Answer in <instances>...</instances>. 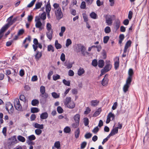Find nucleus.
<instances>
[{
	"mask_svg": "<svg viewBox=\"0 0 149 149\" xmlns=\"http://www.w3.org/2000/svg\"><path fill=\"white\" fill-rule=\"evenodd\" d=\"M13 18V16H11L9 17L7 20L8 23L3 26L0 31V33L3 34L5 31L6 30L10 25L12 24V19Z\"/></svg>",
	"mask_w": 149,
	"mask_h": 149,
	"instance_id": "nucleus-1",
	"label": "nucleus"
},
{
	"mask_svg": "<svg viewBox=\"0 0 149 149\" xmlns=\"http://www.w3.org/2000/svg\"><path fill=\"white\" fill-rule=\"evenodd\" d=\"M40 18L36 17L35 21L36 28L38 29L39 31H41L44 29L45 23H42L40 20Z\"/></svg>",
	"mask_w": 149,
	"mask_h": 149,
	"instance_id": "nucleus-2",
	"label": "nucleus"
},
{
	"mask_svg": "<svg viewBox=\"0 0 149 149\" xmlns=\"http://www.w3.org/2000/svg\"><path fill=\"white\" fill-rule=\"evenodd\" d=\"M54 12L57 19L59 20L63 17V15L61 9L55 10Z\"/></svg>",
	"mask_w": 149,
	"mask_h": 149,
	"instance_id": "nucleus-3",
	"label": "nucleus"
},
{
	"mask_svg": "<svg viewBox=\"0 0 149 149\" xmlns=\"http://www.w3.org/2000/svg\"><path fill=\"white\" fill-rule=\"evenodd\" d=\"M114 15H107L106 17V22L108 25H111L112 23V19L114 17Z\"/></svg>",
	"mask_w": 149,
	"mask_h": 149,
	"instance_id": "nucleus-4",
	"label": "nucleus"
},
{
	"mask_svg": "<svg viewBox=\"0 0 149 149\" xmlns=\"http://www.w3.org/2000/svg\"><path fill=\"white\" fill-rule=\"evenodd\" d=\"M85 50V48L81 44H78L75 46V50L77 52H79L81 51L82 54H83Z\"/></svg>",
	"mask_w": 149,
	"mask_h": 149,
	"instance_id": "nucleus-5",
	"label": "nucleus"
},
{
	"mask_svg": "<svg viewBox=\"0 0 149 149\" xmlns=\"http://www.w3.org/2000/svg\"><path fill=\"white\" fill-rule=\"evenodd\" d=\"M132 81L126 80V83L123 86V91L124 93H126L128 90Z\"/></svg>",
	"mask_w": 149,
	"mask_h": 149,
	"instance_id": "nucleus-6",
	"label": "nucleus"
},
{
	"mask_svg": "<svg viewBox=\"0 0 149 149\" xmlns=\"http://www.w3.org/2000/svg\"><path fill=\"white\" fill-rule=\"evenodd\" d=\"M6 109L10 113H12L13 111V106L12 104L10 103H8L6 104Z\"/></svg>",
	"mask_w": 149,
	"mask_h": 149,
	"instance_id": "nucleus-7",
	"label": "nucleus"
},
{
	"mask_svg": "<svg viewBox=\"0 0 149 149\" xmlns=\"http://www.w3.org/2000/svg\"><path fill=\"white\" fill-rule=\"evenodd\" d=\"M14 105L17 110L19 111H21L22 109V107L20 104L19 100H16L14 102Z\"/></svg>",
	"mask_w": 149,
	"mask_h": 149,
	"instance_id": "nucleus-8",
	"label": "nucleus"
},
{
	"mask_svg": "<svg viewBox=\"0 0 149 149\" xmlns=\"http://www.w3.org/2000/svg\"><path fill=\"white\" fill-rule=\"evenodd\" d=\"M128 76L127 80L132 81V77L134 74L133 71L132 69L130 68L129 69L128 72Z\"/></svg>",
	"mask_w": 149,
	"mask_h": 149,
	"instance_id": "nucleus-9",
	"label": "nucleus"
},
{
	"mask_svg": "<svg viewBox=\"0 0 149 149\" xmlns=\"http://www.w3.org/2000/svg\"><path fill=\"white\" fill-rule=\"evenodd\" d=\"M132 42L130 40L127 41L126 43L124 49V53H125L127 51L128 48L130 47Z\"/></svg>",
	"mask_w": 149,
	"mask_h": 149,
	"instance_id": "nucleus-10",
	"label": "nucleus"
},
{
	"mask_svg": "<svg viewBox=\"0 0 149 149\" xmlns=\"http://www.w3.org/2000/svg\"><path fill=\"white\" fill-rule=\"evenodd\" d=\"M110 62V61H109L108 63L107 64L104 68L103 69L105 72H107L109 71L111 68L112 65L109 63Z\"/></svg>",
	"mask_w": 149,
	"mask_h": 149,
	"instance_id": "nucleus-11",
	"label": "nucleus"
},
{
	"mask_svg": "<svg viewBox=\"0 0 149 149\" xmlns=\"http://www.w3.org/2000/svg\"><path fill=\"white\" fill-rule=\"evenodd\" d=\"M68 0H65L62 2V7L63 10H64L66 8V6L68 5Z\"/></svg>",
	"mask_w": 149,
	"mask_h": 149,
	"instance_id": "nucleus-12",
	"label": "nucleus"
},
{
	"mask_svg": "<svg viewBox=\"0 0 149 149\" xmlns=\"http://www.w3.org/2000/svg\"><path fill=\"white\" fill-rule=\"evenodd\" d=\"M53 33V31H48L46 33L47 37L50 40L52 39Z\"/></svg>",
	"mask_w": 149,
	"mask_h": 149,
	"instance_id": "nucleus-13",
	"label": "nucleus"
},
{
	"mask_svg": "<svg viewBox=\"0 0 149 149\" xmlns=\"http://www.w3.org/2000/svg\"><path fill=\"white\" fill-rule=\"evenodd\" d=\"M33 126L35 128L38 129H42L44 128V126L43 124H40L37 123H35L33 124Z\"/></svg>",
	"mask_w": 149,
	"mask_h": 149,
	"instance_id": "nucleus-14",
	"label": "nucleus"
},
{
	"mask_svg": "<svg viewBox=\"0 0 149 149\" xmlns=\"http://www.w3.org/2000/svg\"><path fill=\"white\" fill-rule=\"evenodd\" d=\"M115 59L116 61L115 62L114 67L116 70H117L119 66V58L116 57Z\"/></svg>",
	"mask_w": 149,
	"mask_h": 149,
	"instance_id": "nucleus-15",
	"label": "nucleus"
},
{
	"mask_svg": "<svg viewBox=\"0 0 149 149\" xmlns=\"http://www.w3.org/2000/svg\"><path fill=\"white\" fill-rule=\"evenodd\" d=\"M71 102V97H67L64 101V104L65 106H66Z\"/></svg>",
	"mask_w": 149,
	"mask_h": 149,
	"instance_id": "nucleus-16",
	"label": "nucleus"
},
{
	"mask_svg": "<svg viewBox=\"0 0 149 149\" xmlns=\"http://www.w3.org/2000/svg\"><path fill=\"white\" fill-rule=\"evenodd\" d=\"M106 75H105L104 78L102 81V84L103 86H105L106 85L108 81L107 78L106 77Z\"/></svg>",
	"mask_w": 149,
	"mask_h": 149,
	"instance_id": "nucleus-17",
	"label": "nucleus"
},
{
	"mask_svg": "<svg viewBox=\"0 0 149 149\" xmlns=\"http://www.w3.org/2000/svg\"><path fill=\"white\" fill-rule=\"evenodd\" d=\"M66 106L69 109H73L75 107V104L73 101H72Z\"/></svg>",
	"mask_w": 149,
	"mask_h": 149,
	"instance_id": "nucleus-18",
	"label": "nucleus"
},
{
	"mask_svg": "<svg viewBox=\"0 0 149 149\" xmlns=\"http://www.w3.org/2000/svg\"><path fill=\"white\" fill-rule=\"evenodd\" d=\"M120 22L119 20L116 19L115 22V28L116 30H117L120 27Z\"/></svg>",
	"mask_w": 149,
	"mask_h": 149,
	"instance_id": "nucleus-19",
	"label": "nucleus"
},
{
	"mask_svg": "<svg viewBox=\"0 0 149 149\" xmlns=\"http://www.w3.org/2000/svg\"><path fill=\"white\" fill-rule=\"evenodd\" d=\"M48 117V114L47 112H44L41 114L40 117L41 119H46Z\"/></svg>",
	"mask_w": 149,
	"mask_h": 149,
	"instance_id": "nucleus-20",
	"label": "nucleus"
},
{
	"mask_svg": "<svg viewBox=\"0 0 149 149\" xmlns=\"http://www.w3.org/2000/svg\"><path fill=\"white\" fill-rule=\"evenodd\" d=\"M80 116L78 114L75 115L74 117V119L75 122L79 123Z\"/></svg>",
	"mask_w": 149,
	"mask_h": 149,
	"instance_id": "nucleus-21",
	"label": "nucleus"
},
{
	"mask_svg": "<svg viewBox=\"0 0 149 149\" xmlns=\"http://www.w3.org/2000/svg\"><path fill=\"white\" fill-rule=\"evenodd\" d=\"M42 55L41 52L38 51H37V53L35 56L36 59L37 61H38Z\"/></svg>",
	"mask_w": 149,
	"mask_h": 149,
	"instance_id": "nucleus-22",
	"label": "nucleus"
},
{
	"mask_svg": "<svg viewBox=\"0 0 149 149\" xmlns=\"http://www.w3.org/2000/svg\"><path fill=\"white\" fill-rule=\"evenodd\" d=\"M66 29L65 27V26H63L61 27V31L59 33V35L60 37H62L63 36V33L65 31Z\"/></svg>",
	"mask_w": 149,
	"mask_h": 149,
	"instance_id": "nucleus-23",
	"label": "nucleus"
},
{
	"mask_svg": "<svg viewBox=\"0 0 149 149\" xmlns=\"http://www.w3.org/2000/svg\"><path fill=\"white\" fill-rule=\"evenodd\" d=\"M104 61L102 60H100L98 61V66L100 68H102L104 65Z\"/></svg>",
	"mask_w": 149,
	"mask_h": 149,
	"instance_id": "nucleus-24",
	"label": "nucleus"
},
{
	"mask_svg": "<svg viewBox=\"0 0 149 149\" xmlns=\"http://www.w3.org/2000/svg\"><path fill=\"white\" fill-rule=\"evenodd\" d=\"M55 46L57 49H61L62 47L61 45L58 43L57 40H56L55 41Z\"/></svg>",
	"mask_w": 149,
	"mask_h": 149,
	"instance_id": "nucleus-25",
	"label": "nucleus"
},
{
	"mask_svg": "<svg viewBox=\"0 0 149 149\" xmlns=\"http://www.w3.org/2000/svg\"><path fill=\"white\" fill-rule=\"evenodd\" d=\"M99 102V101L97 100H92L91 102V105L95 107L98 105Z\"/></svg>",
	"mask_w": 149,
	"mask_h": 149,
	"instance_id": "nucleus-26",
	"label": "nucleus"
},
{
	"mask_svg": "<svg viewBox=\"0 0 149 149\" xmlns=\"http://www.w3.org/2000/svg\"><path fill=\"white\" fill-rule=\"evenodd\" d=\"M42 5V2H37L36 3L35 5V7L34 9H37L40 8Z\"/></svg>",
	"mask_w": 149,
	"mask_h": 149,
	"instance_id": "nucleus-27",
	"label": "nucleus"
},
{
	"mask_svg": "<svg viewBox=\"0 0 149 149\" xmlns=\"http://www.w3.org/2000/svg\"><path fill=\"white\" fill-rule=\"evenodd\" d=\"M85 72L84 69L80 68L78 71V74L79 76H81Z\"/></svg>",
	"mask_w": 149,
	"mask_h": 149,
	"instance_id": "nucleus-28",
	"label": "nucleus"
},
{
	"mask_svg": "<svg viewBox=\"0 0 149 149\" xmlns=\"http://www.w3.org/2000/svg\"><path fill=\"white\" fill-rule=\"evenodd\" d=\"M101 111L102 110L100 108H99L98 110L94 113L93 115V116L95 117L97 116L100 114Z\"/></svg>",
	"mask_w": 149,
	"mask_h": 149,
	"instance_id": "nucleus-29",
	"label": "nucleus"
},
{
	"mask_svg": "<svg viewBox=\"0 0 149 149\" xmlns=\"http://www.w3.org/2000/svg\"><path fill=\"white\" fill-rule=\"evenodd\" d=\"M118 130L117 128L115 127L113 128L111 131V133L113 136L118 133Z\"/></svg>",
	"mask_w": 149,
	"mask_h": 149,
	"instance_id": "nucleus-30",
	"label": "nucleus"
},
{
	"mask_svg": "<svg viewBox=\"0 0 149 149\" xmlns=\"http://www.w3.org/2000/svg\"><path fill=\"white\" fill-rule=\"evenodd\" d=\"M51 10V6L49 1L48 2L46 6V12L50 11Z\"/></svg>",
	"mask_w": 149,
	"mask_h": 149,
	"instance_id": "nucleus-31",
	"label": "nucleus"
},
{
	"mask_svg": "<svg viewBox=\"0 0 149 149\" xmlns=\"http://www.w3.org/2000/svg\"><path fill=\"white\" fill-rule=\"evenodd\" d=\"M90 16L91 18L94 19H96L97 18V14L94 12L91 13L90 14Z\"/></svg>",
	"mask_w": 149,
	"mask_h": 149,
	"instance_id": "nucleus-32",
	"label": "nucleus"
},
{
	"mask_svg": "<svg viewBox=\"0 0 149 149\" xmlns=\"http://www.w3.org/2000/svg\"><path fill=\"white\" fill-rule=\"evenodd\" d=\"M52 96L54 98H57L59 97V93L57 94L56 92H53L52 93Z\"/></svg>",
	"mask_w": 149,
	"mask_h": 149,
	"instance_id": "nucleus-33",
	"label": "nucleus"
},
{
	"mask_svg": "<svg viewBox=\"0 0 149 149\" xmlns=\"http://www.w3.org/2000/svg\"><path fill=\"white\" fill-rule=\"evenodd\" d=\"M80 134V130L79 128L77 129L75 132V136L76 138H78Z\"/></svg>",
	"mask_w": 149,
	"mask_h": 149,
	"instance_id": "nucleus-34",
	"label": "nucleus"
},
{
	"mask_svg": "<svg viewBox=\"0 0 149 149\" xmlns=\"http://www.w3.org/2000/svg\"><path fill=\"white\" fill-rule=\"evenodd\" d=\"M39 109L36 107H33L31 109V113H34L38 112L39 111Z\"/></svg>",
	"mask_w": 149,
	"mask_h": 149,
	"instance_id": "nucleus-35",
	"label": "nucleus"
},
{
	"mask_svg": "<svg viewBox=\"0 0 149 149\" xmlns=\"http://www.w3.org/2000/svg\"><path fill=\"white\" fill-rule=\"evenodd\" d=\"M71 131L70 128L68 126L65 127L64 129V132L67 133H70Z\"/></svg>",
	"mask_w": 149,
	"mask_h": 149,
	"instance_id": "nucleus-36",
	"label": "nucleus"
},
{
	"mask_svg": "<svg viewBox=\"0 0 149 149\" xmlns=\"http://www.w3.org/2000/svg\"><path fill=\"white\" fill-rule=\"evenodd\" d=\"M72 42L71 40L70 39H68L66 41V46L68 47L70 45L72 44Z\"/></svg>",
	"mask_w": 149,
	"mask_h": 149,
	"instance_id": "nucleus-37",
	"label": "nucleus"
},
{
	"mask_svg": "<svg viewBox=\"0 0 149 149\" xmlns=\"http://www.w3.org/2000/svg\"><path fill=\"white\" fill-rule=\"evenodd\" d=\"M40 92L41 94H43L45 92V88L43 86H41L40 88Z\"/></svg>",
	"mask_w": 149,
	"mask_h": 149,
	"instance_id": "nucleus-38",
	"label": "nucleus"
},
{
	"mask_svg": "<svg viewBox=\"0 0 149 149\" xmlns=\"http://www.w3.org/2000/svg\"><path fill=\"white\" fill-rule=\"evenodd\" d=\"M35 132L36 134L40 135L42 132V131L40 129H37L35 130Z\"/></svg>",
	"mask_w": 149,
	"mask_h": 149,
	"instance_id": "nucleus-39",
	"label": "nucleus"
},
{
	"mask_svg": "<svg viewBox=\"0 0 149 149\" xmlns=\"http://www.w3.org/2000/svg\"><path fill=\"white\" fill-rule=\"evenodd\" d=\"M53 7L54 8V11L56 10H58V9H61L59 6V5L57 3H54L53 5Z\"/></svg>",
	"mask_w": 149,
	"mask_h": 149,
	"instance_id": "nucleus-40",
	"label": "nucleus"
},
{
	"mask_svg": "<svg viewBox=\"0 0 149 149\" xmlns=\"http://www.w3.org/2000/svg\"><path fill=\"white\" fill-rule=\"evenodd\" d=\"M63 82L64 84L68 86H70V81H67L64 79L63 80Z\"/></svg>",
	"mask_w": 149,
	"mask_h": 149,
	"instance_id": "nucleus-41",
	"label": "nucleus"
},
{
	"mask_svg": "<svg viewBox=\"0 0 149 149\" xmlns=\"http://www.w3.org/2000/svg\"><path fill=\"white\" fill-rule=\"evenodd\" d=\"M47 50L49 52L52 51L53 52L54 51V48L51 45H49L47 47Z\"/></svg>",
	"mask_w": 149,
	"mask_h": 149,
	"instance_id": "nucleus-42",
	"label": "nucleus"
},
{
	"mask_svg": "<svg viewBox=\"0 0 149 149\" xmlns=\"http://www.w3.org/2000/svg\"><path fill=\"white\" fill-rule=\"evenodd\" d=\"M57 110L58 113H61L63 112V109L60 106H58L57 107Z\"/></svg>",
	"mask_w": 149,
	"mask_h": 149,
	"instance_id": "nucleus-43",
	"label": "nucleus"
},
{
	"mask_svg": "<svg viewBox=\"0 0 149 149\" xmlns=\"http://www.w3.org/2000/svg\"><path fill=\"white\" fill-rule=\"evenodd\" d=\"M39 103V101L37 100H33L31 102V104L33 106H36L37 104Z\"/></svg>",
	"mask_w": 149,
	"mask_h": 149,
	"instance_id": "nucleus-44",
	"label": "nucleus"
},
{
	"mask_svg": "<svg viewBox=\"0 0 149 149\" xmlns=\"http://www.w3.org/2000/svg\"><path fill=\"white\" fill-rule=\"evenodd\" d=\"M54 146L57 149H60V144L59 141H58L54 143Z\"/></svg>",
	"mask_w": 149,
	"mask_h": 149,
	"instance_id": "nucleus-45",
	"label": "nucleus"
},
{
	"mask_svg": "<svg viewBox=\"0 0 149 149\" xmlns=\"http://www.w3.org/2000/svg\"><path fill=\"white\" fill-rule=\"evenodd\" d=\"M52 26L51 24L48 23L46 25V28L47 31H53L52 29L51 28Z\"/></svg>",
	"mask_w": 149,
	"mask_h": 149,
	"instance_id": "nucleus-46",
	"label": "nucleus"
},
{
	"mask_svg": "<svg viewBox=\"0 0 149 149\" xmlns=\"http://www.w3.org/2000/svg\"><path fill=\"white\" fill-rule=\"evenodd\" d=\"M18 140L22 142H24L25 141V138L23 136H18Z\"/></svg>",
	"mask_w": 149,
	"mask_h": 149,
	"instance_id": "nucleus-47",
	"label": "nucleus"
},
{
	"mask_svg": "<svg viewBox=\"0 0 149 149\" xmlns=\"http://www.w3.org/2000/svg\"><path fill=\"white\" fill-rule=\"evenodd\" d=\"M107 117L110 119L111 118H112V120H113L115 118V115L113 114L112 113L110 112L109 113Z\"/></svg>",
	"mask_w": 149,
	"mask_h": 149,
	"instance_id": "nucleus-48",
	"label": "nucleus"
},
{
	"mask_svg": "<svg viewBox=\"0 0 149 149\" xmlns=\"http://www.w3.org/2000/svg\"><path fill=\"white\" fill-rule=\"evenodd\" d=\"M36 139V137L34 135H31L28 137V139L30 141L35 140Z\"/></svg>",
	"mask_w": 149,
	"mask_h": 149,
	"instance_id": "nucleus-49",
	"label": "nucleus"
},
{
	"mask_svg": "<svg viewBox=\"0 0 149 149\" xmlns=\"http://www.w3.org/2000/svg\"><path fill=\"white\" fill-rule=\"evenodd\" d=\"M46 17V13L45 12H44L41 15L40 18L43 20H45Z\"/></svg>",
	"mask_w": 149,
	"mask_h": 149,
	"instance_id": "nucleus-50",
	"label": "nucleus"
},
{
	"mask_svg": "<svg viewBox=\"0 0 149 149\" xmlns=\"http://www.w3.org/2000/svg\"><path fill=\"white\" fill-rule=\"evenodd\" d=\"M40 95L42 97L45 99L47 98L48 96V94L46 92L43 93V94H41Z\"/></svg>",
	"mask_w": 149,
	"mask_h": 149,
	"instance_id": "nucleus-51",
	"label": "nucleus"
},
{
	"mask_svg": "<svg viewBox=\"0 0 149 149\" xmlns=\"http://www.w3.org/2000/svg\"><path fill=\"white\" fill-rule=\"evenodd\" d=\"M36 0H33L27 6V7L28 8H30L32 7L34 4Z\"/></svg>",
	"mask_w": 149,
	"mask_h": 149,
	"instance_id": "nucleus-52",
	"label": "nucleus"
},
{
	"mask_svg": "<svg viewBox=\"0 0 149 149\" xmlns=\"http://www.w3.org/2000/svg\"><path fill=\"white\" fill-rule=\"evenodd\" d=\"M109 38L108 36H105L104 37L103 42L104 43H107L109 39Z\"/></svg>",
	"mask_w": 149,
	"mask_h": 149,
	"instance_id": "nucleus-53",
	"label": "nucleus"
},
{
	"mask_svg": "<svg viewBox=\"0 0 149 149\" xmlns=\"http://www.w3.org/2000/svg\"><path fill=\"white\" fill-rule=\"evenodd\" d=\"M104 31L106 33H109L111 31V29L109 27L107 26L104 29Z\"/></svg>",
	"mask_w": 149,
	"mask_h": 149,
	"instance_id": "nucleus-54",
	"label": "nucleus"
},
{
	"mask_svg": "<svg viewBox=\"0 0 149 149\" xmlns=\"http://www.w3.org/2000/svg\"><path fill=\"white\" fill-rule=\"evenodd\" d=\"M84 125L85 126H87L88 124L89 120L87 118H84Z\"/></svg>",
	"mask_w": 149,
	"mask_h": 149,
	"instance_id": "nucleus-55",
	"label": "nucleus"
},
{
	"mask_svg": "<svg viewBox=\"0 0 149 149\" xmlns=\"http://www.w3.org/2000/svg\"><path fill=\"white\" fill-rule=\"evenodd\" d=\"M53 80L56 81L60 78V76L58 74L56 75H54L53 76Z\"/></svg>",
	"mask_w": 149,
	"mask_h": 149,
	"instance_id": "nucleus-56",
	"label": "nucleus"
},
{
	"mask_svg": "<svg viewBox=\"0 0 149 149\" xmlns=\"http://www.w3.org/2000/svg\"><path fill=\"white\" fill-rule=\"evenodd\" d=\"M86 3L84 1H83L82 2L81 6L80 8L82 9H84L86 8Z\"/></svg>",
	"mask_w": 149,
	"mask_h": 149,
	"instance_id": "nucleus-57",
	"label": "nucleus"
},
{
	"mask_svg": "<svg viewBox=\"0 0 149 149\" xmlns=\"http://www.w3.org/2000/svg\"><path fill=\"white\" fill-rule=\"evenodd\" d=\"M83 18L84 19V21L86 23L88 22V21L87 16L85 14H83Z\"/></svg>",
	"mask_w": 149,
	"mask_h": 149,
	"instance_id": "nucleus-58",
	"label": "nucleus"
},
{
	"mask_svg": "<svg viewBox=\"0 0 149 149\" xmlns=\"http://www.w3.org/2000/svg\"><path fill=\"white\" fill-rule=\"evenodd\" d=\"M87 144V143L84 141L82 143L81 145V149H83L84 148Z\"/></svg>",
	"mask_w": 149,
	"mask_h": 149,
	"instance_id": "nucleus-59",
	"label": "nucleus"
},
{
	"mask_svg": "<svg viewBox=\"0 0 149 149\" xmlns=\"http://www.w3.org/2000/svg\"><path fill=\"white\" fill-rule=\"evenodd\" d=\"M60 58L62 61H64L65 60V54L62 53L61 56Z\"/></svg>",
	"mask_w": 149,
	"mask_h": 149,
	"instance_id": "nucleus-60",
	"label": "nucleus"
},
{
	"mask_svg": "<svg viewBox=\"0 0 149 149\" xmlns=\"http://www.w3.org/2000/svg\"><path fill=\"white\" fill-rule=\"evenodd\" d=\"M92 136V134L89 133H88L87 134H86L85 135V138L86 139H89Z\"/></svg>",
	"mask_w": 149,
	"mask_h": 149,
	"instance_id": "nucleus-61",
	"label": "nucleus"
},
{
	"mask_svg": "<svg viewBox=\"0 0 149 149\" xmlns=\"http://www.w3.org/2000/svg\"><path fill=\"white\" fill-rule=\"evenodd\" d=\"M91 109L89 107H87L86 109V111L84 112V114H87L91 111Z\"/></svg>",
	"mask_w": 149,
	"mask_h": 149,
	"instance_id": "nucleus-62",
	"label": "nucleus"
},
{
	"mask_svg": "<svg viewBox=\"0 0 149 149\" xmlns=\"http://www.w3.org/2000/svg\"><path fill=\"white\" fill-rule=\"evenodd\" d=\"M92 64L94 66H96L97 65V62L96 60L94 59L92 62Z\"/></svg>",
	"mask_w": 149,
	"mask_h": 149,
	"instance_id": "nucleus-63",
	"label": "nucleus"
},
{
	"mask_svg": "<svg viewBox=\"0 0 149 149\" xmlns=\"http://www.w3.org/2000/svg\"><path fill=\"white\" fill-rule=\"evenodd\" d=\"M53 72L52 71H50L49 72L48 74L47 77H48V79L49 80L50 79L51 76V75H52L53 74Z\"/></svg>",
	"mask_w": 149,
	"mask_h": 149,
	"instance_id": "nucleus-64",
	"label": "nucleus"
}]
</instances>
